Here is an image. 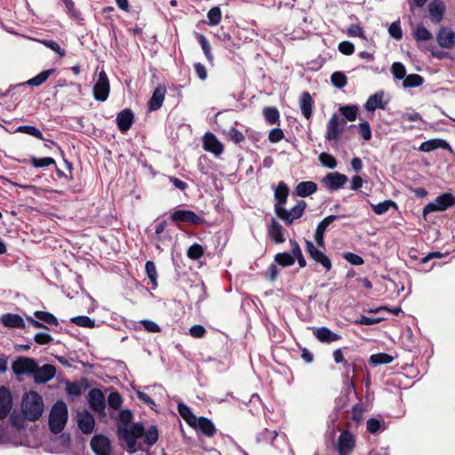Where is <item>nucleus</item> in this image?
<instances>
[{"label": "nucleus", "instance_id": "f257e3e1", "mask_svg": "<svg viewBox=\"0 0 455 455\" xmlns=\"http://www.w3.org/2000/svg\"><path fill=\"white\" fill-rule=\"evenodd\" d=\"M132 419V413L130 410H123L119 413V423L117 427L118 436L125 443L126 450L134 453L141 450V445L137 439L140 438L144 432L142 423L130 424Z\"/></svg>", "mask_w": 455, "mask_h": 455}, {"label": "nucleus", "instance_id": "f03ea898", "mask_svg": "<svg viewBox=\"0 0 455 455\" xmlns=\"http://www.w3.org/2000/svg\"><path fill=\"white\" fill-rule=\"evenodd\" d=\"M44 404L42 396L35 392L25 393L21 402V411L24 418L30 421L37 420L43 414Z\"/></svg>", "mask_w": 455, "mask_h": 455}, {"label": "nucleus", "instance_id": "7ed1b4c3", "mask_svg": "<svg viewBox=\"0 0 455 455\" xmlns=\"http://www.w3.org/2000/svg\"><path fill=\"white\" fill-rule=\"evenodd\" d=\"M68 420V407L63 401H58L49 415V427L54 434L60 433Z\"/></svg>", "mask_w": 455, "mask_h": 455}, {"label": "nucleus", "instance_id": "20e7f679", "mask_svg": "<svg viewBox=\"0 0 455 455\" xmlns=\"http://www.w3.org/2000/svg\"><path fill=\"white\" fill-rule=\"evenodd\" d=\"M92 91L93 97L96 100L104 102L108 100L110 92V84L108 77L103 69L100 71Z\"/></svg>", "mask_w": 455, "mask_h": 455}, {"label": "nucleus", "instance_id": "39448f33", "mask_svg": "<svg viewBox=\"0 0 455 455\" xmlns=\"http://www.w3.org/2000/svg\"><path fill=\"white\" fill-rule=\"evenodd\" d=\"M307 204L304 201H299L290 211L282 206L275 205V211L276 215L283 220L288 225H291L294 220L300 218L306 209Z\"/></svg>", "mask_w": 455, "mask_h": 455}, {"label": "nucleus", "instance_id": "423d86ee", "mask_svg": "<svg viewBox=\"0 0 455 455\" xmlns=\"http://www.w3.org/2000/svg\"><path fill=\"white\" fill-rule=\"evenodd\" d=\"M348 179L345 174L332 172L322 179V184L330 191H337L344 187Z\"/></svg>", "mask_w": 455, "mask_h": 455}, {"label": "nucleus", "instance_id": "0eeeda50", "mask_svg": "<svg viewBox=\"0 0 455 455\" xmlns=\"http://www.w3.org/2000/svg\"><path fill=\"white\" fill-rule=\"evenodd\" d=\"M306 249L313 260L321 264L326 271L331 270L332 267L331 259L322 251L318 250L312 242L306 241Z\"/></svg>", "mask_w": 455, "mask_h": 455}, {"label": "nucleus", "instance_id": "6e6552de", "mask_svg": "<svg viewBox=\"0 0 455 455\" xmlns=\"http://www.w3.org/2000/svg\"><path fill=\"white\" fill-rule=\"evenodd\" d=\"M12 369L16 375L34 373L36 370V362L28 357H19L12 364Z\"/></svg>", "mask_w": 455, "mask_h": 455}, {"label": "nucleus", "instance_id": "1a4fd4ad", "mask_svg": "<svg viewBox=\"0 0 455 455\" xmlns=\"http://www.w3.org/2000/svg\"><path fill=\"white\" fill-rule=\"evenodd\" d=\"M454 197L450 194H443L435 198V200L424 208V214L435 212V211H444L449 206L454 204Z\"/></svg>", "mask_w": 455, "mask_h": 455}, {"label": "nucleus", "instance_id": "9d476101", "mask_svg": "<svg viewBox=\"0 0 455 455\" xmlns=\"http://www.w3.org/2000/svg\"><path fill=\"white\" fill-rule=\"evenodd\" d=\"M91 447L96 455H121L112 452L110 441L103 435H95L91 441Z\"/></svg>", "mask_w": 455, "mask_h": 455}, {"label": "nucleus", "instance_id": "9b49d317", "mask_svg": "<svg viewBox=\"0 0 455 455\" xmlns=\"http://www.w3.org/2000/svg\"><path fill=\"white\" fill-rule=\"evenodd\" d=\"M343 132V127L340 125L339 116L333 114L327 124L325 139L329 141H337Z\"/></svg>", "mask_w": 455, "mask_h": 455}, {"label": "nucleus", "instance_id": "f8f14e48", "mask_svg": "<svg viewBox=\"0 0 455 455\" xmlns=\"http://www.w3.org/2000/svg\"><path fill=\"white\" fill-rule=\"evenodd\" d=\"M355 437L347 430L343 431L338 440L337 450L339 455H349L355 447Z\"/></svg>", "mask_w": 455, "mask_h": 455}, {"label": "nucleus", "instance_id": "ddd939ff", "mask_svg": "<svg viewBox=\"0 0 455 455\" xmlns=\"http://www.w3.org/2000/svg\"><path fill=\"white\" fill-rule=\"evenodd\" d=\"M88 401L91 408L94 411L100 414H104L106 407L105 396L100 389L93 388L90 390L88 394Z\"/></svg>", "mask_w": 455, "mask_h": 455}, {"label": "nucleus", "instance_id": "4468645a", "mask_svg": "<svg viewBox=\"0 0 455 455\" xmlns=\"http://www.w3.org/2000/svg\"><path fill=\"white\" fill-rule=\"evenodd\" d=\"M172 221H181L188 224H200L203 219L196 212L188 210H177L171 215Z\"/></svg>", "mask_w": 455, "mask_h": 455}, {"label": "nucleus", "instance_id": "2eb2a0df", "mask_svg": "<svg viewBox=\"0 0 455 455\" xmlns=\"http://www.w3.org/2000/svg\"><path fill=\"white\" fill-rule=\"evenodd\" d=\"M191 427L207 437H212L216 434V427L213 422L205 417L196 418V423L191 425Z\"/></svg>", "mask_w": 455, "mask_h": 455}, {"label": "nucleus", "instance_id": "dca6fc26", "mask_svg": "<svg viewBox=\"0 0 455 455\" xmlns=\"http://www.w3.org/2000/svg\"><path fill=\"white\" fill-rule=\"evenodd\" d=\"M56 373L55 367L51 364H44L42 367L36 365V370L34 371V379L36 383H45L52 379Z\"/></svg>", "mask_w": 455, "mask_h": 455}, {"label": "nucleus", "instance_id": "f3484780", "mask_svg": "<svg viewBox=\"0 0 455 455\" xmlns=\"http://www.w3.org/2000/svg\"><path fill=\"white\" fill-rule=\"evenodd\" d=\"M436 40L442 48L451 49L455 46V32L448 28H442L436 36Z\"/></svg>", "mask_w": 455, "mask_h": 455}, {"label": "nucleus", "instance_id": "a211bd4d", "mask_svg": "<svg viewBox=\"0 0 455 455\" xmlns=\"http://www.w3.org/2000/svg\"><path fill=\"white\" fill-rule=\"evenodd\" d=\"M203 142L204 150L208 152H211L216 156H220L223 152V145L216 138V136L211 132L205 133Z\"/></svg>", "mask_w": 455, "mask_h": 455}, {"label": "nucleus", "instance_id": "6ab92c4d", "mask_svg": "<svg viewBox=\"0 0 455 455\" xmlns=\"http://www.w3.org/2000/svg\"><path fill=\"white\" fill-rule=\"evenodd\" d=\"M315 337L323 343H332L341 339V336L333 332L327 327L314 328Z\"/></svg>", "mask_w": 455, "mask_h": 455}, {"label": "nucleus", "instance_id": "aec40b11", "mask_svg": "<svg viewBox=\"0 0 455 455\" xmlns=\"http://www.w3.org/2000/svg\"><path fill=\"white\" fill-rule=\"evenodd\" d=\"M12 405V398L10 391L5 387H0V419H4L10 412Z\"/></svg>", "mask_w": 455, "mask_h": 455}, {"label": "nucleus", "instance_id": "412c9836", "mask_svg": "<svg viewBox=\"0 0 455 455\" xmlns=\"http://www.w3.org/2000/svg\"><path fill=\"white\" fill-rule=\"evenodd\" d=\"M77 423L80 430L84 434H91L95 427L94 418L88 411H82L77 414Z\"/></svg>", "mask_w": 455, "mask_h": 455}, {"label": "nucleus", "instance_id": "4be33fe9", "mask_svg": "<svg viewBox=\"0 0 455 455\" xmlns=\"http://www.w3.org/2000/svg\"><path fill=\"white\" fill-rule=\"evenodd\" d=\"M338 218L339 216L336 215H329L317 225V228L315 232V240L318 245L323 246L324 232L326 231L328 226L331 225L333 221H335Z\"/></svg>", "mask_w": 455, "mask_h": 455}, {"label": "nucleus", "instance_id": "5701e85b", "mask_svg": "<svg viewBox=\"0 0 455 455\" xmlns=\"http://www.w3.org/2000/svg\"><path fill=\"white\" fill-rule=\"evenodd\" d=\"M165 93L166 89L164 85H158L155 89L153 95L150 98L148 104L149 111L157 110L162 107L163 102L164 100Z\"/></svg>", "mask_w": 455, "mask_h": 455}, {"label": "nucleus", "instance_id": "b1692460", "mask_svg": "<svg viewBox=\"0 0 455 455\" xmlns=\"http://www.w3.org/2000/svg\"><path fill=\"white\" fill-rule=\"evenodd\" d=\"M133 122V114L130 109L122 110L116 116V124L119 130L123 132H127Z\"/></svg>", "mask_w": 455, "mask_h": 455}, {"label": "nucleus", "instance_id": "393cba45", "mask_svg": "<svg viewBox=\"0 0 455 455\" xmlns=\"http://www.w3.org/2000/svg\"><path fill=\"white\" fill-rule=\"evenodd\" d=\"M436 148L451 150L450 144L446 140L439 139L424 141L419 146V150L422 152H431Z\"/></svg>", "mask_w": 455, "mask_h": 455}, {"label": "nucleus", "instance_id": "a878e982", "mask_svg": "<svg viewBox=\"0 0 455 455\" xmlns=\"http://www.w3.org/2000/svg\"><path fill=\"white\" fill-rule=\"evenodd\" d=\"M2 324L8 328H24L25 322L23 318L17 314H4L1 316Z\"/></svg>", "mask_w": 455, "mask_h": 455}, {"label": "nucleus", "instance_id": "bb28decb", "mask_svg": "<svg viewBox=\"0 0 455 455\" xmlns=\"http://www.w3.org/2000/svg\"><path fill=\"white\" fill-rule=\"evenodd\" d=\"M428 12L431 20L439 23L443 17L444 5L439 0H434L428 5Z\"/></svg>", "mask_w": 455, "mask_h": 455}, {"label": "nucleus", "instance_id": "cd10ccee", "mask_svg": "<svg viewBox=\"0 0 455 455\" xmlns=\"http://www.w3.org/2000/svg\"><path fill=\"white\" fill-rule=\"evenodd\" d=\"M383 98L384 92L382 91L371 95L364 105L365 109L370 112H372L377 108L385 109V105L383 104Z\"/></svg>", "mask_w": 455, "mask_h": 455}, {"label": "nucleus", "instance_id": "c85d7f7f", "mask_svg": "<svg viewBox=\"0 0 455 455\" xmlns=\"http://www.w3.org/2000/svg\"><path fill=\"white\" fill-rule=\"evenodd\" d=\"M317 190V185L314 181H302L299 182L295 188V193L300 197H307Z\"/></svg>", "mask_w": 455, "mask_h": 455}, {"label": "nucleus", "instance_id": "c756f323", "mask_svg": "<svg viewBox=\"0 0 455 455\" xmlns=\"http://www.w3.org/2000/svg\"><path fill=\"white\" fill-rule=\"evenodd\" d=\"M299 107L305 118L310 119L312 116L313 100L307 92H304L299 100Z\"/></svg>", "mask_w": 455, "mask_h": 455}, {"label": "nucleus", "instance_id": "7c9ffc66", "mask_svg": "<svg viewBox=\"0 0 455 455\" xmlns=\"http://www.w3.org/2000/svg\"><path fill=\"white\" fill-rule=\"evenodd\" d=\"M283 227L275 220H272L271 224L268 228V235L272 240H274L276 243H282L284 242L283 237Z\"/></svg>", "mask_w": 455, "mask_h": 455}, {"label": "nucleus", "instance_id": "2f4dec72", "mask_svg": "<svg viewBox=\"0 0 455 455\" xmlns=\"http://www.w3.org/2000/svg\"><path fill=\"white\" fill-rule=\"evenodd\" d=\"M289 195V188L284 182L280 181L275 189V205L282 206L286 203Z\"/></svg>", "mask_w": 455, "mask_h": 455}, {"label": "nucleus", "instance_id": "473e14b6", "mask_svg": "<svg viewBox=\"0 0 455 455\" xmlns=\"http://www.w3.org/2000/svg\"><path fill=\"white\" fill-rule=\"evenodd\" d=\"M178 411L183 419L191 427L196 423V417L191 411L190 408L183 403H178Z\"/></svg>", "mask_w": 455, "mask_h": 455}, {"label": "nucleus", "instance_id": "72a5a7b5", "mask_svg": "<svg viewBox=\"0 0 455 455\" xmlns=\"http://www.w3.org/2000/svg\"><path fill=\"white\" fill-rule=\"evenodd\" d=\"M159 433L156 426H150L147 430L144 429L143 435L140 437L144 438V443L152 446L158 440Z\"/></svg>", "mask_w": 455, "mask_h": 455}, {"label": "nucleus", "instance_id": "f704fd0d", "mask_svg": "<svg viewBox=\"0 0 455 455\" xmlns=\"http://www.w3.org/2000/svg\"><path fill=\"white\" fill-rule=\"evenodd\" d=\"M145 270L148 279L152 283V288L156 289L157 286V271L155 263L151 260L147 261Z\"/></svg>", "mask_w": 455, "mask_h": 455}, {"label": "nucleus", "instance_id": "c9c22d12", "mask_svg": "<svg viewBox=\"0 0 455 455\" xmlns=\"http://www.w3.org/2000/svg\"><path fill=\"white\" fill-rule=\"evenodd\" d=\"M318 160L321 164L328 169H335L338 165L336 158L331 154L323 152L319 155Z\"/></svg>", "mask_w": 455, "mask_h": 455}, {"label": "nucleus", "instance_id": "e433bc0d", "mask_svg": "<svg viewBox=\"0 0 455 455\" xmlns=\"http://www.w3.org/2000/svg\"><path fill=\"white\" fill-rule=\"evenodd\" d=\"M393 356L386 353H379L371 355L370 363L373 365L387 364L393 361Z\"/></svg>", "mask_w": 455, "mask_h": 455}, {"label": "nucleus", "instance_id": "4c0bfd02", "mask_svg": "<svg viewBox=\"0 0 455 455\" xmlns=\"http://www.w3.org/2000/svg\"><path fill=\"white\" fill-rule=\"evenodd\" d=\"M54 71H55V69H53V68L44 70V71L41 72L40 74H38L37 76L31 78L30 80H28L27 83H28V84L32 85V86H39L43 83H44Z\"/></svg>", "mask_w": 455, "mask_h": 455}, {"label": "nucleus", "instance_id": "58836bf2", "mask_svg": "<svg viewBox=\"0 0 455 455\" xmlns=\"http://www.w3.org/2000/svg\"><path fill=\"white\" fill-rule=\"evenodd\" d=\"M424 82V79L421 76L418 74H411L406 76L403 79V85L405 88L409 87H418L421 85Z\"/></svg>", "mask_w": 455, "mask_h": 455}, {"label": "nucleus", "instance_id": "ea45409f", "mask_svg": "<svg viewBox=\"0 0 455 455\" xmlns=\"http://www.w3.org/2000/svg\"><path fill=\"white\" fill-rule=\"evenodd\" d=\"M396 204L391 200H385L377 204H371L373 212L378 215L385 214L391 207H395Z\"/></svg>", "mask_w": 455, "mask_h": 455}, {"label": "nucleus", "instance_id": "a19ab883", "mask_svg": "<svg viewBox=\"0 0 455 455\" xmlns=\"http://www.w3.org/2000/svg\"><path fill=\"white\" fill-rule=\"evenodd\" d=\"M221 11L219 6L211 8L207 13L208 24L210 26H216L221 20Z\"/></svg>", "mask_w": 455, "mask_h": 455}, {"label": "nucleus", "instance_id": "79ce46f5", "mask_svg": "<svg viewBox=\"0 0 455 455\" xmlns=\"http://www.w3.org/2000/svg\"><path fill=\"white\" fill-rule=\"evenodd\" d=\"M16 132H17L26 133L28 135L33 136L35 138H37L39 140H44L41 131L39 129H37L36 127H35V126L21 125V126H19L16 129Z\"/></svg>", "mask_w": 455, "mask_h": 455}, {"label": "nucleus", "instance_id": "37998d69", "mask_svg": "<svg viewBox=\"0 0 455 455\" xmlns=\"http://www.w3.org/2000/svg\"><path fill=\"white\" fill-rule=\"evenodd\" d=\"M275 261L282 267H290L294 264V258L288 252L277 253Z\"/></svg>", "mask_w": 455, "mask_h": 455}, {"label": "nucleus", "instance_id": "c03bdc74", "mask_svg": "<svg viewBox=\"0 0 455 455\" xmlns=\"http://www.w3.org/2000/svg\"><path fill=\"white\" fill-rule=\"evenodd\" d=\"M71 322L81 327L93 328L95 327V321L86 315H78L71 318Z\"/></svg>", "mask_w": 455, "mask_h": 455}, {"label": "nucleus", "instance_id": "a18cd8bd", "mask_svg": "<svg viewBox=\"0 0 455 455\" xmlns=\"http://www.w3.org/2000/svg\"><path fill=\"white\" fill-rule=\"evenodd\" d=\"M339 111L348 121H355L357 117L358 108L355 105L344 106L339 108Z\"/></svg>", "mask_w": 455, "mask_h": 455}, {"label": "nucleus", "instance_id": "49530a36", "mask_svg": "<svg viewBox=\"0 0 455 455\" xmlns=\"http://www.w3.org/2000/svg\"><path fill=\"white\" fill-rule=\"evenodd\" d=\"M196 36H197L198 42L202 47V50L206 57V59L209 61H212L213 60V56L211 52V45H210L208 40L206 39V37L204 35H201V34H197Z\"/></svg>", "mask_w": 455, "mask_h": 455}, {"label": "nucleus", "instance_id": "de8ad7c7", "mask_svg": "<svg viewBox=\"0 0 455 455\" xmlns=\"http://www.w3.org/2000/svg\"><path fill=\"white\" fill-rule=\"evenodd\" d=\"M34 315L44 323L52 325H58V320L57 318L51 313L44 312V311H36Z\"/></svg>", "mask_w": 455, "mask_h": 455}, {"label": "nucleus", "instance_id": "09e8293b", "mask_svg": "<svg viewBox=\"0 0 455 455\" xmlns=\"http://www.w3.org/2000/svg\"><path fill=\"white\" fill-rule=\"evenodd\" d=\"M266 120L270 124H275L279 120V112L275 108H266L263 111Z\"/></svg>", "mask_w": 455, "mask_h": 455}, {"label": "nucleus", "instance_id": "8fccbe9b", "mask_svg": "<svg viewBox=\"0 0 455 455\" xmlns=\"http://www.w3.org/2000/svg\"><path fill=\"white\" fill-rule=\"evenodd\" d=\"M331 80L332 84L339 89L345 87L347 83L346 76L341 72H334L331 75Z\"/></svg>", "mask_w": 455, "mask_h": 455}, {"label": "nucleus", "instance_id": "3c124183", "mask_svg": "<svg viewBox=\"0 0 455 455\" xmlns=\"http://www.w3.org/2000/svg\"><path fill=\"white\" fill-rule=\"evenodd\" d=\"M204 248L199 243H194L192 244L187 252V255L191 259H197L204 254Z\"/></svg>", "mask_w": 455, "mask_h": 455}, {"label": "nucleus", "instance_id": "603ef678", "mask_svg": "<svg viewBox=\"0 0 455 455\" xmlns=\"http://www.w3.org/2000/svg\"><path fill=\"white\" fill-rule=\"evenodd\" d=\"M413 34L418 41H427L432 37L431 33L423 26H418Z\"/></svg>", "mask_w": 455, "mask_h": 455}, {"label": "nucleus", "instance_id": "864d4df0", "mask_svg": "<svg viewBox=\"0 0 455 455\" xmlns=\"http://www.w3.org/2000/svg\"><path fill=\"white\" fill-rule=\"evenodd\" d=\"M391 72L396 79H404L406 76V69L403 64L401 62H395L392 65Z\"/></svg>", "mask_w": 455, "mask_h": 455}, {"label": "nucleus", "instance_id": "5fc2aeb1", "mask_svg": "<svg viewBox=\"0 0 455 455\" xmlns=\"http://www.w3.org/2000/svg\"><path fill=\"white\" fill-rule=\"evenodd\" d=\"M31 164L36 168H42V167L50 166L52 164H55V160L52 157H43V158L32 157Z\"/></svg>", "mask_w": 455, "mask_h": 455}, {"label": "nucleus", "instance_id": "6e6d98bb", "mask_svg": "<svg viewBox=\"0 0 455 455\" xmlns=\"http://www.w3.org/2000/svg\"><path fill=\"white\" fill-rule=\"evenodd\" d=\"M122 403L123 399L119 393L112 392L109 394L108 397V403L110 408L116 410L121 406Z\"/></svg>", "mask_w": 455, "mask_h": 455}, {"label": "nucleus", "instance_id": "4d7b16f0", "mask_svg": "<svg viewBox=\"0 0 455 455\" xmlns=\"http://www.w3.org/2000/svg\"><path fill=\"white\" fill-rule=\"evenodd\" d=\"M358 131L362 138L368 141L371 139V129L368 122L363 121L359 124Z\"/></svg>", "mask_w": 455, "mask_h": 455}, {"label": "nucleus", "instance_id": "13d9d810", "mask_svg": "<svg viewBox=\"0 0 455 455\" xmlns=\"http://www.w3.org/2000/svg\"><path fill=\"white\" fill-rule=\"evenodd\" d=\"M389 35L395 40H400L403 37V32L400 26V22L395 21L388 28Z\"/></svg>", "mask_w": 455, "mask_h": 455}, {"label": "nucleus", "instance_id": "bf43d9fd", "mask_svg": "<svg viewBox=\"0 0 455 455\" xmlns=\"http://www.w3.org/2000/svg\"><path fill=\"white\" fill-rule=\"evenodd\" d=\"M43 44H44L46 47L50 48L56 53H58L60 57L65 56L66 52L63 49L60 48L58 43H56L53 40H43L41 41Z\"/></svg>", "mask_w": 455, "mask_h": 455}, {"label": "nucleus", "instance_id": "052dcab7", "mask_svg": "<svg viewBox=\"0 0 455 455\" xmlns=\"http://www.w3.org/2000/svg\"><path fill=\"white\" fill-rule=\"evenodd\" d=\"M382 422L377 419L371 418L367 420V430L371 434H376L381 429Z\"/></svg>", "mask_w": 455, "mask_h": 455}, {"label": "nucleus", "instance_id": "680f3d73", "mask_svg": "<svg viewBox=\"0 0 455 455\" xmlns=\"http://www.w3.org/2000/svg\"><path fill=\"white\" fill-rule=\"evenodd\" d=\"M284 137L283 131L280 128H274L269 132L268 140L272 143H276L282 140Z\"/></svg>", "mask_w": 455, "mask_h": 455}, {"label": "nucleus", "instance_id": "e2e57ef3", "mask_svg": "<svg viewBox=\"0 0 455 455\" xmlns=\"http://www.w3.org/2000/svg\"><path fill=\"white\" fill-rule=\"evenodd\" d=\"M228 135L231 140L235 143H240L244 140L243 134L236 128H230L228 132Z\"/></svg>", "mask_w": 455, "mask_h": 455}, {"label": "nucleus", "instance_id": "0e129e2a", "mask_svg": "<svg viewBox=\"0 0 455 455\" xmlns=\"http://www.w3.org/2000/svg\"><path fill=\"white\" fill-rule=\"evenodd\" d=\"M381 321L379 317H369L365 315H362L359 319L355 321V323L361 325H372L378 323Z\"/></svg>", "mask_w": 455, "mask_h": 455}, {"label": "nucleus", "instance_id": "69168bd1", "mask_svg": "<svg viewBox=\"0 0 455 455\" xmlns=\"http://www.w3.org/2000/svg\"><path fill=\"white\" fill-rule=\"evenodd\" d=\"M344 259L351 263L352 265L360 266L363 264V259L361 256L353 252H347L344 255Z\"/></svg>", "mask_w": 455, "mask_h": 455}, {"label": "nucleus", "instance_id": "338daca9", "mask_svg": "<svg viewBox=\"0 0 455 455\" xmlns=\"http://www.w3.org/2000/svg\"><path fill=\"white\" fill-rule=\"evenodd\" d=\"M339 50L345 55H350L355 51V46L352 43L348 41H343L339 44Z\"/></svg>", "mask_w": 455, "mask_h": 455}, {"label": "nucleus", "instance_id": "774afa93", "mask_svg": "<svg viewBox=\"0 0 455 455\" xmlns=\"http://www.w3.org/2000/svg\"><path fill=\"white\" fill-rule=\"evenodd\" d=\"M205 332V328L200 324L193 325L189 329V333L194 338H202Z\"/></svg>", "mask_w": 455, "mask_h": 455}]
</instances>
